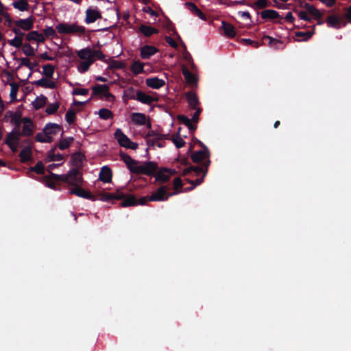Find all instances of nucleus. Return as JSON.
Masks as SVG:
<instances>
[{
    "mask_svg": "<svg viewBox=\"0 0 351 351\" xmlns=\"http://www.w3.org/2000/svg\"><path fill=\"white\" fill-rule=\"evenodd\" d=\"M46 186L51 189L58 190L60 182H65L72 187L77 185H83L82 173L77 168H73L66 174L58 175L51 173V175L43 177Z\"/></svg>",
    "mask_w": 351,
    "mask_h": 351,
    "instance_id": "1",
    "label": "nucleus"
},
{
    "mask_svg": "<svg viewBox=\"0 0 351 351\" xmlns=\"http://www.w3.org/2000/svg\"><path fill=\"white\" fill-rule=\"evenodd\" d=\"M298 2L300 3L301 7H304L305 8V10L298 11L297 9L294 10V11L298 14V16L300 19L311 21V18L308 16L309 14L312 16L315 19L319 20L317 24H324V21H321L322 13L319 10L316 9L313 5H310L306 1Z\"/></svg>",
    "mask_w": 351,
    "mask_h": 351,
    "instance_id": "2",
    "label": "nucleus"
},
{
    "mask_svg": "<svg viewBox=\"0 0 351 351\" xmlns=\"http://www.w3.org/2000/svg\"><path fill=\"white\" fill-rule=\"evenodd\" d=\"M91 89L93 90L91 98L97 96L108 101H113L115 99V97L109 92L110 87L107 84H96L92 86Z\"/></svg>",
    "mask_w": 351,
    "mask_h": 351,
    "instance_id": "3",
    "label": "nucleus"
},
{
    "mask_svg": "<svg viewBox=\"0 0 351 351\" xmlns=\"http://www.w3.org/2000/svg\"><path fill=\"white\" fill-rule=\"evenodd\" d=\"M158 170V164L156 162H144L141 165H136L132 173L146 176H154Z\"/></svg>",
    "mask_w": 351,
    "mask_h": 351,
    "instance_id": "4",
    "label": "nucleus"
},
{
    "mask_svg": "<svg viewBox=\"0 0 351 351\" xmlns=\"http://www.w3.org/2000/svg\"><path fill=\"white\" fill-rule=\"evenodd\" d=\"M56 30L60 34H83L86 32V29L83 26H80L77 24H68L66 23H59L56 27Z\"/></svg>",
    "mask_w": 351,
    "mask_h": 351,
    "instance_id": "5",
    "label": "nucleus"
},
{
    "mask_svg": "<svg viewBox=\"0 0 351 351\" xmlns=\"http://www.w3.org/2000/svg\"><path fill=\"white\" fill-rule=\"evenodd\" d=\"M168 186L163 185L157 189L151 195L149 196V201L162 202L167 200L170 197L177 195L178 192H167Z\"/></svg>",
    "mask_w": 351,
    "mask_h": 351,
    "instance_id": "6",
    "label": "nucleus"
},
{
    "mask_svg": "<svg viewBox=\"0 0 351 351\" xmlns=\"http://www.w3.org/2000/svg\"><path fill=\"white\" fill-rule=\"evenodd\" d=\"M210 165V159H208L202 162L200 166L190 165L189 167H186L183 170L182 175L183 176H186L193 173L195 176H198L199 173H202L203 178H205L208 173V169Z\"/></svg>",
    "mask_w": 351,
    "mask_h": 351,
    "instance_id": "7",
    "label": "nucleus"
},
{
    "mask_svg": "<svg viewBox=\"0 0 351 351\" xmlns=\"http://www.w3.org/2000/svg\"><path fill=\"white\" fill-rule=\"evenodd\" d=\"M82 185H77L69 189V193L72 195H75L78 197L90 199L91 201H95L97 199V197L92 194L90 191L84 190L82 187Z\"/></svg>",
    "mask_w": 351,
    "mask_h": 351,
    "instance_id": "8",
    "label": "nucleus"
},
{
    "mask_svg": "<svg viewBox=\"0 0 351 351\" xmlns=\"http://www.w3.org/2000/svg\"><path fill=\"white\" fill-rule=\"evenodd\" d=\"M326 23L329 27L335 29H339L341 26L345 27L347 25L346 21H345L341 16L337 14H331L328 16L326 20Z\"/></svg>",
    "mask_w": 351,
    "mask_h": 351,
    "instance_id": "9",
    "label": "nucleus"
},
{
    "mask_svg": "<svg viewBox=\"0 0 351 351\" xmlns=\"http://www.w3.org/2000/svg\"><path fill=\"white\" fill-rule=\"evenodd\" d=\"M149 196L142 197L140 199H136L133 195H130L128 197L121 202L122 207L134 206L136 205H145L149 201Z\"/></svg>",
    "mask_w": 351,
    "mask_h": 351,
    "instance_id": "10",
    "label": "nucleus"
},
{
    "mask_svg": "<svg viewBox=\"0 0 351 351\" xmlns=\"http://www.w3.org/2000/svg\"><path fill=\"white\" fill-rule=\"evenodd\" d=\"M210 153L207 148L202 150L195 151L191 154V160L195 163H202L208 159H210Z\"/></svg>",
    "mask_w": 351,
    "mask_h": 351,
    "instance_id": "11",
    "label": "nucleus"
},
{
    "mask_svg": "<svg viewBox=\"0 0 351 351\" xmlns=\"http://www.w3.org/2000/svg\"><path fill=\"white\" fill-rule=\"evenodd\" d=\"M262 40L264 45H267L275 49H283L285 48V44L282 40L269 36H264Z\"/></svg>",
    "mask_w": 351,
    "mask_h": 351,
    "instance_id": "12",
    "label": "nucleus"
},
{
    "mask_svg": "<svg viewBox=\"0 0 351 351\" xmlns=\"http://www.w3.org/2000/svg\"><path fill=\"white\" fill-rule=\"evenodd\" d=\"M114 137L121 147L128 149L131 140L122 132L121 129L118 128L114 132Z\"/></svg>",
    "mask_w": 351,
    "mask_h": 351,
    "instance_id": "13",
    "label": "nucleus"
},
{
    "mask_svg": "<svg viewBox=\"0 0 351 351\" xmlns=\"http://www.w3.org/2000/svg\"><path fill=\"white\" fill-rule=\"evenodd\" d=\"M184 5L193 14L204 21H207L206 14L204 13L200 9H199L195 4L191 1H186Z\"/></svg>",
    "mask_w": 351,
    "mask_h": 351,
    "instance_id": "14",
    "label": "nucleus"
},
{
    "mask_svg": "<svg viewBox=\"0 0 351 351\" xmlns=\"http://www.w3.org/2000/svg\"><path fill=\"white\" fill-rule=\"evenodd\" d=\"M184 5L193 14L204 21H207L206 14L204 13L200 9H199L195 4L191 1H186Z\"/></svg>",
    "mask_w": 351,
    "mask_h": 351,
    "instance_id": "15",
    "label": "nucleus"
},
{
    "mask_svg": "<svg viewBox=\"0 0 351 351\" xmlns=\"http://www.w3.org/2000/svg\"><path fill=\"white\" fill-rule=\"evenodd\" d=\"M158 49L152 45H146L141 48V58L144 60L150 58L151 56L156 54Z\"/></svg>",
    "mask_w": 351,
    "mask_h": 351,
    "instance_id": "16",
    "label": "nucleus"
},
{
    "mask_svg": "<svg viewBox=\"0 0 351 351\" xmlns=\"http://www.w3.org/2000/svg\"><path fill=\"white\" fill-rule=\"evenodd\" d=\"M23 130L21 132V136H29L33 134L34 125L32 121L27 117L23 118Z\"/></svg>",
    "mask_w": 351,
    "mask_h": 351,
    "instance_id": "17",
    "label": "nucleus"
},
{
    "mask_svg": "<svg viewBox=\"0 0 351 351\" xmlns=\"http://www.w3.org/2000/svg\"><path fill=\"white\" fill-rule=\"evenodd\" d=\"M119 156L121 159L125 163L129 170L132 173H133L134 167L138 164V162L137 160H134L128 154L122 151H120Z\"/></svg>",
    "mask_w": 351,
    "mask_h": 351,
    "instance_id": "18",
    "label": "nucleus"
},
{
    "mask_svg": "<svg viewBox=\"0 0 351 351\" xmlns=\"http://www.w3.org/2000/svg\"><path fill=\"white\" fill-rule=\"evenodd\" d=\"M86 14L85 22L88 24L94 23L97 19L101 18V14L97 10L88 8Z\"/></svg>",
    "mask_w": 351,
    "mask_h": 351,
    "instance_id": "19",
    "label": "nucleus"
},
{
    "mask_svg": "<svg viewBox=\"0 0 351 351\" xmlns=\"http://www.w3.org/2000/svg\"><path fill=\"white\" fill-rule=\"evenodd\" d=\"M136 97V100L141 103L147 105H151L154 101L158 100V98L152 97L140 90H137V97Z\"/></svg>",
    "mask_w": 351,
    "mask_h": 351,
    "instance_id": "20",
    "label": "nucleus"
},
{
    "mask_svg": "<svg viewBox=\"0 0 351 351\" xmlns=\"http://www.w3.org/2000/svg\"><path fill=\"white\" fill-rule=\"evenodd\" d=\"M112 173L110 167L104 166L101 169L99 178L104 183H109L112 180Z\"/></svg>",
    "mask_w": 351,
    "mask_h": 351,
    "instance_id": "21",
    "label": "nucleus"
},
{
    "mask_svg": "<svg viewBox=\"0 0 351 351\" xmlns=\"http://www.w3.org/2000/svg\"><path fill=\"white\" fill-rule=\"evenodd\" d=\"M15 25L23 29V30H30L33 27L34 21L31 17H29L25 19H19L14 22Z\"/></svg>",
    "mask_w": 351,
    "mask_h": 351,
    "instance_id": "22",
    "label": "nucleus"
},
{
    "mask_svg": "<svg viewBox=\"0 0 351 351\" xmlns=\"http://www.w3.org/2000/svg\"><path fill=\"white\" fill-rule=\"evenodd\" d=\"M145 83L147 86L154 89H158L165 84L163 80L159 79L157 77L146 79Z\"/></svg>",
    "mask_w": 351,
    "mask_h": 351,
    "instance_id": "23",
    "label": "nucleus"
},
{
    "mask_svg": "<svg viewBox=\"0 0 351 351\" xmlns=\"http://www.w3.org/2000/svg\"><path fill=\"white\" fill-rule=\"evenodd\" d=\"M186 99L189 106L192 109H197L199 108L198 105L199 102L196 93L192 91L187 92L186 93Z\"/></svg>",
    "mask_w": 351,
    "mask_h": 351,
    "instance_id": "24",
    "label": "nucleus"
},
{
    "mask_svg": "<svg viewBox=\"0 0 351 351\" xmlns=\"http://www.w3.org/2000/svg\"><path fill=\"white\" fill-rule=\"evenodd\" d=\"M32 151L31 146H25L19 154L22 163H25L32 159Z\"/></svg>",
    "mask_w": 351,
    "mask_h": 351,
    "instance_id": "25",
    "label": "nucleus"
},
{
    "mask_svg": "<svg viewBox=\"0 0 351 351\" xmlns=\"http://www.w3.org/2000/svg\"><path fill=\"white\" fill-rule=\"evenodd\" d=\"M21 132H18L16 130H12L10 133H8L6 136L5 143L6 145H10L12 143H19L21 138Z\"/></svg>",
    "mask_w": 351,
    "mask_h": 351,
    "instance_id": "26",
    "label": "nucleus"
},
{
    "mask_svg": "<svg viewBox=\"0 0 351 351\" xmlns=\"http://www.w3.org/2000/svg\"><path fill=\"white\" fill-rule=\"evenodd\" d=\"M62 129V127L60 125L49 123L45 125L43 132L51 136L52 135L57 134Z\"/></svg>",
    "mask_w": 351,
    "mask_h": 351,
    "instance_id": "27",
    "label": "nucleus"
},
{
    "mask_svg": "<svg viewBox=\"0 0 351 351\" xmlns=\"http://www.w3.org/2000/svg\"><path fill=\"white\" fill-rule=\"evenodd\" d=\"M85 160L84 154L81 152H75L71 156L72 164L75 168L80 169L82 167L83 162Z\"/></svg>",
    "mask_w": 351,
    "mask_h": 351,
    "instance_id": "28",
    "label": "nucleus"
},
{
    "mask_svg": "<svg viewBox=\"0 0 351 351\" xmlns=\"http://www.w3.org/2000/svg\"><path fill=\"white\" fill-rule=\"evenodd\" d=\"M138 31L146 37H149L153 34H156L159 32L158 29L154 27L143 24L139 26Z\"/></svg>",
    "mask_w": 351,
    "mask_h": 351,
    "instance_id": "29",
    "label": "nucleus"
},
{
    "mask_svg": "<svg viewBox=\"0 0 351 351\" xmlns=\"http://www.w3.org/2000/svg\"><path fill=\"white\" fill-rule=\"evenodd\" d=\"M221 28L224 34L229 38H234L236 35L234 27L226 21H222Z\"/></svg>",
    "mask_w": 351,
    "mask_h": 351,
    "instance_id": "30",
    "label": "nucleus"
},
{
    "mask_svg": "<svg viewBox=\"0 0 351 351\" xmlns=\"http://www.w3.org/2000/svg\"><path fill=\"white\" fill-rule=\"evenodd\" d=\"M261 18L265 20H273L278 18L282 19L280 16L278 12L274 10H265L261 13Z\"/></svg>",
    "mask_w": 351,
    "mask_h": 351,
    "instance_id": "31",
    "label": "nucleus"
},
{
    "mask_svg": "<svg viewBox=\"0 0 351 351\" xmlns=\"http://www.w3.org/2000/svg\"><path fill=\"white\" fill-rule=\"evenodd\" d=\"M26 39L28 41H36L38 43H43L45 40L44 36L37 31H32L26 35Z\"/></svg>",
    "mask_w": 351,
    "mask_h": 351,
    "instance_id": "32",
    "label": "nucleus"
},
{
    "mask_svg": "<svg viewBox=\"0 0 351 351\" xmlns=\"http://www.w3.org/2000/svg\"><path fill=\"white\" fill-rule=\"evenodd\" d=\"M154 177L156 181L162 184L167 182L170 179L169 174L167 171H163V168L159 169L154 175Z\"/></svg>",
    "mask_w": 351,
    "mask_h": 351,
    "instance_id": "33",
    "label": "nucleus"
},
{
    "mask_svg": "<svg viewBox=\"0 0 351 351\" xmlns=\"http://www.w3.org/2000/svg\"><path fill=\"white\" fill-rule=\"evenodd\" d=\"M182 72L188 84H195L197 83V77L189 71L186 66H182Z\"/></svg>",
    "mask_w": 351,
    "mask_h": 351,
    "instance_id": "34",
    "label": "nucleus"
},
{
    "mask_svg": "<svg viewBox=\"0 0 351 351\" xmlns=\"http://www.w3.org/2000/svg\"><path fill=\"white\" fill-rule=\"evenodd\" d=\"M77 56L82 60H95L93 58V50L89 47H86L81 49L80 51H78Z\"/></svg>",
    "mask_w": 351,
    "mask_h": 351,
    "instance_id": "35",
    "label": "nucleus"
},
{
    "mask_svg": "<svg viewBox=\"0 0 351 351\" xmlns=\"http://www.w3.org/2000/svg\"><path fill=\"white\" fill-rule=\"evenodd\" d=\"M132 121L134 123L139 125H145L146 123V116L143 113H133L131 115Z\"/></svg>",
    "mask_w": 351,
    "mask_h": 351,
    "instance_id": "36",
    "label": "nucleus"
},
{
    "mask_svg": "<svg viewBox=\"0 0 351 351\" xmlns=\"http://www.w3.org/2000/svg\"><path fill=\"white\" fill-rule=\"evenodd\" d=\"M314 32H296L295 33V36L296 37V41H307L313 35Z\"/></svg>",
    "mask_w": 351,
    "mask_h": 351,
    "instance_id": "37",
    "label": "nucleus"
},
{
    "mask_svg": "<svg viewBox=\"0 0 351 351\" xmlns=\"http://www.w3.org/2000/svg\"><path fill=\"white\" fill-rule=\"evenodd\" d=\"M56 149V147L52 148L47 154L46 162L50 161H60L64 159L62 154H56L55 151Z\"/></svg>",
    "mask_w": 351,
    "mask_h": 351,
    "instance_id": "38",
    "label": "nucleus"
},
{
    "mask_svg": "<svg viewBox=\"0 0 351 351\" xmlns=\"http://www.w3.org/2000/svg\"><path fill=\"white\" fill-rule=\"evenodd\" d=\"M131 71L136 75L144 72V63L139 60H135L131 65Z\"/></svg>",
    "mask_w": 351,
    "mask_h": 351,
    "instance_id": "39",
    "label": "nucleus"
},
{
    "mask_svg": "<svg viewBox=\"0 0 351 351\" xmlns=\"http://www.w3.org/2000/svg\"><path fill=\"white\" fill-rule=\"evenodd\" d=\"M6 10V8L0 1V15H2V17H4L5 19V25L10 27L12 24V21Z\"/></svg>",
    "mask_w": 351,
    "mask_h": 351,
    "instance_id": "40",
    "label": "nucleus"
},
{
    "mask_svg": "<svg viewBox=\"0 0 351 351\" xmlns=\"http://www.w3.org/2000/svg\"><path fill=\"white\" fill-rule=\"evenodd\" d=\"M74 138L73 137L61 138L57 145V147L61 149L64 150L69 148L71 144L73 142Z\"/></svg>",
    "mask_w": 351,
    "mask_h": 351,
    "instance_id": "41",
    "label": "nucleus"
},
{
    "mask_svg": "<svg viewBox=\"0 0 351 351\" xmlns=\"http://www.w3.org/2000/svg\"><path fill=\"white\" fill-rule=\"evenodd\" d=\"M35 139L38 142L40 143H51L53 141V137L45 132H38L35 136Z\"/></svg>",
    "mask_w": 351,
    "mask_h": 351,
    "instance_id": "42",
    "label": "nucleus"
},
{
    "mask_svg": "<svg viewBox=\"0 0 351 351\" xmlns=\"http://www.w3.org/2000/svg\"><path fill=\"white\" fill-rule=\"evenodd\" d=\"M47 101V98L45 96L40 95L37 97L34 101H33L34 108L38 110L45 106Z\"/></svg>",
    "mask_w": 351,
    "mask_h": 351,
    "instance_id": "43",
    "label": "nucleus"
},
{
    "mask_svg": "<svg viewBox=\"0 0 351 351\" xmlns=\"http://www.w3.org/2000/svg\"><path fill=\"white\" fill-rule=\"evenodd\" d=\"M171 140L178 149L184 147L185 145V141L180 136L179 132L174 134L171 138Z\"/></svg>",
    "mask_w": 351,
    "mask_h": 351,
    "instance_id": "44",
    "label": "nucleus"
},
{
    "mask_svg": "<svg viewBox=\"0 0 351 351\" xmlns=\"http://www.w3.org/2000/svg\"><path fill=\"white\" fill-rule=\"evenodd\" d=\"M55 66L53 64H47L43 66V75L48 78H52L54 73Z\"/></svg>",
    "mask_w": 351,
    "mask_h": 351,
    "instance_id": "45",
    "label": "nucleus"
},
{
    "mask_svg": "<svg viewBox=\"0 0 351 351\" xmlns=\"http://www.w3.org/2000/svg\"><path fill=\"white\" fill-rule=\"evenodd\" d=\"M98 114L99 117L104 120H108L113 118V113L107 108H101L99 110Z\"/></svg>",
    "mask_w": 351,
    "mask_h": 351,
    "instance_id": "46",
    "label": "nucleus"
},
{
    "mask_svg": "<svg viewBox=\"0 0 351 351\" xmlns=\"http://www.w3.org/2000/svg\"><path fill=\"white\" fill-rule=\"evenodd\" d=\"M124 97H126L129 99H136L137 97V90L132 86L128 87L124 90Z\"/></svg>",
    "mask_w": 351,
    "mask_h": 351,
    "instance_id": "47",
    "label": "nucleus"
},
{
    "mask_svg": "<svg viewBox=\"0 0 351 351\" xmlns=\"http://www.w3.org/2000/svg\"><path fill=\"white\" fill-rule=\"evenodd\" d=\"M29 171L40 175H43L45 171V167L41 161H38L34 167H31Z\"/></svg>",
    "mask_w": 351,
    "mask_h": 351,
    "instance_id": "48",
    "label": "nucleus"
},
{
    "mask_svg": "<svg viewBox=\"0 0 351 351\" xmlns=\"http://www.w3.org/2000/svg\"><path fill=\"white\" fill-rule=\"evenodd\" d=\"M94 61L95 60H89L82 62L78 66V71L82 73L86 72Z\"/></svg>",
    "mask_w": 351,
    "mask_h": 351,
    "instance_id": "49",
    "label": "nucleus"
},
{
    "mask_svg": "<svg viewBox=\"0 0 351 351\" xmlns=\"http://www.w3.org/2000/svg\"><path fill=\"white\" fill-rule=\"evenodd\" d=\"M65 119L69 124H73L76 120V113L73 109H69L65 114Z\"/></svg>",
    "mask_w": 351,
    "mask_h": 351,
    "instance_id": "50",
    "label": "nucleus"
},
{
    "mask_svg": "<svg viewBox=\"0 0 351 351\" xmlns=\"http://www.w3.org/2000/svg\"><path fill=\"white\" fill-rule=\"evenodd\" d=\"M22 122L23 119L21 118V115H14V117L11 119V123L14 125V128L13 130H16V131L21 132L20 126Z\"/></svg>",
    "mask_w": 351,
    "mask_h": 351,
    "instance_id": "51",
    "label": "nucleus"
},
{
    "mask_svg": "<svg viewBox=\"0 0 351 351\" xmlns=\"http://www.w3.org/2000/svg\"><path fill=\"white\" fill-rule=\"evenodd\" d=\"M11 90L10 93V97L11 101H14L16 99L17 93L19 91V86L16 82H12L10 84Z\"/></svg>",
    "mask_w": 351,
    "mask_h": 351,
    "instance_id": "52",
    "label": "nucleus"
},
{
    "mask_svg": "<svg viewBox=\"0 0 351 351\" xmlns=\"http://www.w3.org/2000/svg\"><path fill=\"white\" fill-rule=\"evenodd\" d=\"M113 195L114 199H123L124 201L128 195L124 192V189H119L115 193H112Z\"/></svg>",
    "mask_w": 351,
    "mask_h": 351,
    "instance_id": "53",
    "label": "nucleus"
},
{
    "mask_svg": "<svg viewBox=\"0 0 351 351\" xmlns=\"http://www.w3.org/2000/svg\"><path fill=\"white\" fill-rule=\"evenodd\" d=\"M59 106L60 104L58 102L50 104L46 108L45 112L47 114H53L58 111Z\"/></svg>",
    "mask_w": 351,
    "mask_h": 351,
    "instance_id": "54",
    "label": "nucleus"
},
{
    "mask_svg": "<svg viewBox=\"0 0 351 351\" xmlns=\"http://www.w3.org/2000/svg\"><path fill=\"white\" fill-rule=\"evenodd\" d=\"M8 43L11 46L20 48L23 45V37L16 36L13 39L8 40Z\"/></svg>",
    "mask_w": 351,
    "mask_h": 351,
    "instance_id": "55",
    "label": "nucleus"
},
{
    "mask_svg": "<svg viewBox=\"0 0 351 351\" xmlns=\"http://www.w3.org/2000/svg\"><path fill=\"white\" fill-rule=\"evenodd\" d=\"M125 67V64L119 60H112L109 64V69H121Z\"/></svg>",
    "mask_w": 351,
    "mask_h": 351,
    "instance_id": "56",
    "label": "nucleus"
},
{
    "mask_svg": "<svg viewBox=\"0 0 351 351\" xmlns=\"http://www.w3.org/2000/svg\"><path fill=\"white\" fill-rule=\"evenodd\" d=\"M23 52L27 56H34L35 51L34 48L29 43H25L23 47Z\"/></svg>",
    "mask_w": 351,
    "mask_h": 351,
    "instance_id": "57",
    "label": "nucleus"
},
{
    "mask_svg": "<svg viewBox=\"0 0 351 351\" xmlns=\"http://www.w3.org/2000/svg\"><path fill=\"white\" fill-rule=\"evenodd\" d=\"M12 4L15 8L21 11L27 10L29 8L28 1H13Z\"/></svg>",
    "mask_w": 351,
    "mask_h": 351,
    "instance_id": "58",
    "label": "nucleus"
},
{
    "mask_svg": "<svg viewBox=\"0 0 351 351\" xmlns=\"http://www.w3.org/2000/svg\"><path fill=\"white\" fill-rule=\"evenodd\" d=\"M204 178H203V176L202 178H197L195 180H191L188 178H186V182H189V184H192V186L185 189V191L192 190V189H195L197 186L201 184L203 182Z\"/></svg>",
    "mask_w": 351,
    "mask_h": 351,
    "instance_id": "59",
    "label": "nucleus"
},
{
    "mask_svg": "<svg viewBox=\"0 0 351 351\" xmlns=\"http://www.w3.org/2000/svg\"><path fill=\"white\" fill-rule=\"evenodd\" d=\"M183 186V183L180 177L176 178L173 180V188L174 192H178L179 194L182 191V188Z\"/></svg>",
    "mask_w": 351,
    "mask_h": 351,
    "instance_id": "60",
    "label": "nucleus"
},
{
    "mask_svg": "<svg viewBox=\"0 0 351 351\" xmlns=\"http://www.w3.org/2000/svg\"><path fill=\"white\" fill-rule=\"evenodd\" d=\"M164 135L158 133L154 130H149L145 136V138H152L156 140H162Z\"/></svg>",
    "mask_w": 351,
    "mask_h": 351,
    "instance_id": "61",
    "label": "nucleus"
},
{
    "mask_svg": "<svg viewBox=\"0 0 351 351\" xmlns=\"http://www.w3.org/2000/svg\"><path fill=\"white\" fill-rule=\"evenodd\" d=\"M43 33L47 38H55L57 36L56 32L52 27H47L44 29Z\"/></svg>",
    "mask_w": 351,
    "mask_h": 351,
    "instance_id": "62",
    "label": "nucleus"
},
{
    "mask_svg": "<svg viewBox=\"0 0 351 351\" xmlns=\"http://www.w3.org/2000/svg\"><path fill=\"white\" fill-rule=\"evenodd\" d=\"M99 199L104 202H108L113 199V195L110 193H100L99 194Z\"/></svg>",
    "mask_w": 351,
    "mask_h": 351,
    "instance_id": "63",
    "label": "nucleus"
},
{
    "mask_svg": "<svg viewBox=\"0 0 351 351\" xmlns=\"http://www.w3.org/2000/svg\"><path fill=\"white\" fill-rule=\"evenodd\" d=\"M345 10V13L343 14V16H341L345 21H346L347 22V24L348 23H351V5L346 8H344Z\"/></svg>",
    "mask_w": 351,
    "mask_h": 351,
    "instance_id": "64",
    "label": "nucleus"
}]
</instances>
